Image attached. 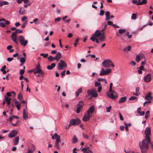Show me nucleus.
Returning a JSON list of instances; mask_svg holds the SVG:
<instances>
[{
  "instance_id": "obj_1",
  "label": "nucleus",
  "mask_w": 153,
  "mask_h": 153,
  "mask_svg": "<svg viewBox=\"0 0 153 153\" xmlns=\"http://www.w3.org/2000/svg\"><path fill=\"white\" fill-rule=\"evenodd\" d=\"M150 143V140L149 141V140L145 139L143 140L142 143L140 144V148L142 152H145L148 149Z\"/></svg>"
},
{
  "instance_id": "obj_2",
  "label": "nucleus",
  "mask_w": 153,
  "mask_h": 153,
  "mask_svg": "<svg viewBox=\"0 0 153 153\" xmlns=\"http://www.w3.org/2000/svg\"><path fill=\"white\" fill-rule=\"evenodd\" d=\"M107 96L112 100H116L118 97V95L114 90L108 91L106 92Z\"/></svg>"
},
{
  "instance_id": "obj_3",
  "label": "nucleus",
  "mask_w": 153,
  "mask_h": 153,
  "mask_svg": "<svg viewBox=\"0 0 153 153\" xmlns=\"http://www.w3.org/2000/svg\"><path fill=\"white\" fill-rule=\"evenodd\" d=\"M102 65L105 68H108L111 66L112 67H114V65L111 61L109 59H106L102 62Z\"/></svg>"
},
{
  "instance_id": "obj_4",
  "label": "nucleus",
  "mask_w": 153,
  "mask_h": 153,
  "mask_svg": "<svg viewBox=\"0 0 153 153\" xmlns=\"http://www.w3.org/2000/svg\"><path fill=\"white\" fill-rule=\"evenodd\" d=\"M87 93L88 95L91 97H96L98 96L97 91L94 89L88 90L87 91Z\"/></svg>"
},
{
  "instance_id": "obj_5",
  "label": "nucleus",
  "mask_w": 153,
  "mask_h": 153,
  "mask_svg": "<svg viewBox=\"0 0 153 153\" xmlns=\"http://www.w3.org/2000/svg\"><path fill=\"white\" fill-rule=\"evenodd\" d=\"M18 40L20 43L21 45L25 46L28 43V41L25 40L24 36H19L18 38Z\"/></svg>"
},
{
  "instance_id": "obj_6",
  "label": "nucleus",
  "mask_w": 153,
  "mask_h": 153,
  "mask_svg": "<svg viewBox=\"0 0 153 153\" xmlns=\"http://www.w3.org/2000/svg\"><path fill=\"white\" fill-rule=\"evenodd\" d=\"M111 68L105 69L104 68H102L100 71V76H103L108 75L111 72Z\"/></svg>"
},
{
  "instance_id": "obj_7",
  "label": "nucleus",
  "mask_w": 153,
  "mask_h": 153,
  "mask_svg": "<svg viewBox=\"0 0 153 153\" xmlns=\"http://www.w3.org/2000/svg\"><path fill=\"white\" fill-rule=\"evenodd\" d=\"M145 139L148 140L149 141H150V136L151 135V128L149 127H146L145 130Z\"/></svg>"
},
{
  "instance_id": "obj_8",
  "label": "nucleus",
  "mask_w": 153,
  "mask_h": 153,
  "mask_svg": "<svg viewBox=\"0 0 153 153\" xmlns=\"http://www.w3.org/2000/svg\"><path fill=\"white\" fill-rule=\"evenodd\" d=\"M66 66L67 64L65 62L62 60H60L57 65V68L59 70H62L63 67H66Z\"/></svg>"
},
{
  "instance_id": "obj_9",
  "label": "nucleus",
  "mask_w": 153,
  "mask_h": 153,
  "mask_svg": "<svg viewBox=\"0 0 153 153\" xmlns=\"http://www.w3.org/2000/svg\"><path fill=\"white\" fill-rule=\"evenodd\" d=\"M83 105L84 103L82 101H80L79 102L78 105L76 106V109L75 110L77 113L78 114L80 112V110L82 109Z\"/></svg>"
},
{
  "instance_id": "obj_10",
  "label": "nucleus",
  "mask_w": 153,
  "mask_h": 153,
  "mask_svg": "<svg viewBox=\"0 0 153 153\" xmlns=\"http://www.w3.org/2000/svg\"><path fill=\"white\" fill-rule=\"evenodd\" d=\"M81 123L80 120L78 118L76 119H72L70 121V124L72 126H76L79 125Z\"/></svg>"
},
{
  "instance_id": "obj_11",
  "label": "nucleus",
  "mask_w": 153,
  "mask_h": 153,
  "mask_svg": "<svg viewBox=\"0 0 153 153\" xmlns=\"http://www.w3.org/2000/svg\"><path fill=\"white\" fill-rule=\"evenodd\" d=\"M11 38L12 41L15 43L17 44L18 42L17 40V34L14 32L12 33L11 35Z\"/></svg>"
},
{
  "instance_id": "obj_12",
  "label": "nucleus",
  "mask_w": 153,
  "mask_h": 153,
  "mask_svg": "<svg viewBox=\"0 0 153 153\" xmlns=\"http://www.w3.org/2000/svg\"><path fill=\"white\" fill-rule=\"evenodd\" d=\"M92 116V114H86L83 116L82 120L85 122H86L88 121L91 117Z\"/></svg>"
},
{
  "instance_id": "obj_13",
  "label": "nucleus",
  "mask_w": 153,
  "mask_h": 153,
  "mask_svg": "<svg viewBox=\"0 0 153 153\" xmlns=\"http://www.w3.org/2000/svg\"><path fill=\"white\" fill-rule=\"evenodd\" d=\"M17 134L18 131L15 130H13L10 132V133L8 135V137L10 138H13L16 136Z\"/></svg>"
},
{
  "instance_id": "obj_14",
  "label": "nucleus",
  "mask_w": 153,
  "mask_h": 153,
  "mask_svg": "<svg viewBox=\"0 0 153 153\" xmlns=\"http://www.w3.org/2000/svg\"><path fill=\"white\" fill-rule=\"evenodd\" d=\"M144 81L146 82H149L151 80V74H147L144 78Z\"/></svg>"
},
{
  "instance_id": "obj_15",
  "label": "nucleus",
  "mask_w": 153,
  "mask_h": 153,
  "mask_svg": "<svg viewBox=\"0 0 153 153\" xmlns=\"http://www.w3.org/2000/svg\"><path fill=\"white\" fill-rule=\"evenodd\" d=\"M15 105L17 108L18 110H19L20 108V106L21 105V103L17 101L16 99L13 100Z\"/></svg>"
},
{
  "instance_id": "obj_16",
  "label": "nucleus",
  "mask_w": 153,
  "mask_h": 153,
  "mask_svg": "<svg viewBox=\"0 0 153 153\" xmlns=\"http://www.w3.org/2000/svg\"><path fill=\"white\" fill-rule=\"evenodd\" d=\"M34 73L35 75L37 73L40 74L42 76H44V72L41 69H35Z\"/></svg>"
},
{
  "instance_id": "obj_17",
  "label": "nucleus",
  "mask_w": 153,
  "mask_h": 153,
  "mask_svg": "<svg viewBox=\"0 0 153 153\" xmlns=\"http://www.w3.org/2000/svg\"><path fill=\"white\" fill-rule=\"evenodd\" d=\"M101 35V32L100 30H97L95 33L93 35V36L95 38H98Z\"/></svg>"
},
{
  "instance_id": "obj_18",
  "label": "nucleus",
  "mask_w": 153,
  "mask_h": 153,
  "mask_svg": "<svg viewBox=\"0 0 153 153\" xmlns=\"http://www.w3.org/2000/svg\"><path fill=\"white\" fill-rule=\"evenodd\" d=\"M62 54L60 52H58L54 57V59L56 60L57 61H58L61 58Z\"/></svg>"
},
{
  "instance_id": "obj_19",
  "label": "nucleus",
  "mask_w": 153,
  "mask_h": 153,
  "mask_svg": "<svg viewBox=\"0 0 153 153\" xmlns=\"http://www.w3.org/2000/svg\"><path fill=\"white\" fill-rule=\"evenodd\" d=\"M145 99L147 100H152V97L151 96V94L150 92H148L145 97Z\"/></svg>"
},
{
  "instance_id": "obj_20",
  "label": "nucleus",
  "mask_w": 153,
  "mask_h": 153,
  "mask_svg": "<svg viewBox=\"0 0 153 153\" xmlns=\"http://www.w3.org/2000/svg\"><path fill=\"white\" fill-rule=\"evenodd\" d=\"M94 108L93 106H92L89 108L87 111V113L89 114H92L94 112Z\"/></svg>"
},
{
  "instance_id": "obj_21",
  "label": "nucleus",
  "mask_w": 153,
  "mask_h": 153,
  "mask_svg": "<svg viewBox=\"0 0 153 153\" xmlns=\"http://www.w3.org/2000/svg\"><path fill=\"white\" fill-rule=\"evenodd\" d=\"M127 97H121L118 101L119 103H123L127 100Z\"/></svg>"
},
{
  "instance_id": "obj_22",
  "label": "nucleus",
  "mask_w": 153,
  "mask_h": 153,
  "mask_svg": "<svg viewBox=\"0 0 153 153\" xmlns=\"http://www.w3.org/2000/svg\"><path fill=\"white\" fill-rule=\"evenodd\" d=\"M23 117L25 119H27L28 118L27 114V112L26 111L25 108H24L23 111Z\"/></svg>"
},
{
  "instance_id": "obj_23",
  "label": "nucleus",
  "mask_w": 153,
  "mask_h": 153,
  "mask_svg": "<svg viewBox=\"0 0 153 153\" xmlns=\"http://www.w3.org/2000/svg\"><path fill=\"white\" fill-rule=\"evenodd\" d=\"M105 15L106 16L105 20L106 21H108L110 19V12L108 11H106Z\"/></svg>"
},
{
  "instance_id": "obj_24",
  "label": "nucleus",
  "mask_w": 153,
  "mask_h": 153,
  "mask_svg": "<svg viewBox=\"0 0 153 153\" xmlns=\"http://www.w3.org/2000/svg\"><path fill=\"white\" fill-rule=\"evenodd\" d=\"M19 136L16 137L14 139L13 143L15 145H17L19 143Z\"/></svg>"
},
{
  "instance_id": "obj_25",
  "label": "nucleus",
  "mask_w": 153,
  "mask_h": 153,
  "mask_svg": "<svg viewBox=\"0 0 153 153\" xmlns=\"http://www.w3.org/2000/svg\"><path fill=\"white\" fill-rule=\"evenodd\" d=\"M11 98H8L5 96V100L7 102V104L8 105H9L10 103V100Z\"/></svg>"
},
{
  "instance_id": "obj_26",
  "label": "nucleus",
  "mask_w": 153,
  "mask_h": 153,
  "mask_svg": "<svg viewBox=\"0 0 153 153\" xmlns=\"http://www.w3.org/2000/svg\"><path fill=\"white\" fill-rule=\"evenodd\" d=\"M55 138L56 140V142H60L61 141L60 137V136L57 134L56 133L54 134Z\"/></svg>"
},
{
  "instance_id": "obj_27",
  "label": "nucleus",
  "mask_w": 153,
  "mask_h": 153,
  "mask_svg": "<svg viewBox=\"0 0 153 153\" xmlns=\"http://www.w3.org/2000/svg\"><path fill=\"white\" fill-rule=\"evenodd\" d=\"M56 66V64L55 63H53L51 64V65H49L47 67V68L48 70H52Z\"/></svg>"
},
{
  "instance_id": "obj_28",
  "label": "nucleus",
  "mask_w": 153,
  "mask_h": 153,
  "mask_svg": "<svg viewBox=\"0 0 153 153\" xmlns=\"http://www.w3.org/2000/svg\"><path fill=\"white\" fill-rule=\"evenodd\" d=\"M147 1L146 0H142L141 1L138 2L137 3V5H142L146 4L147 3Z\"/></svg>"
},
{
  "instance_id": "obj_29",
  "label": "nucleus",
  "mask_w": 153,
  "mask_h": 153,
  "mask_svg": "<svg viewBox=\"0 0 153 153\" xmlns=\"http://www.w3.org/2000/svg\"><path fill=\"white\" fill-rule=\"evenodd\" d=\"M25 10L24 9L21 8L20 9V10L19 11V13L20 15H23L25 14Z\"/></svg>"
},
{
  "instance_id": "obj_30",
  "label": "nucleus",
  "mask_w": 153,
  "mask_h": 153,
  "mask_svg": "<svg viewBox=\"0 0 153 153\" xmlns=\"http://www.w3.org/2000/svg\"><path fill=\"white\" fill-rule=\"evenodd\" d=\"M139 87H137L136 88V93H134L133 95L135 96H138L140 93L139 92Z\"/></svg>"
},
{
  "instance_id": "obj_31",
  "label": "nucleus",
  "mask_w": 153,
  "mask_h": 153,
  "mask_svg": "<svg viewBox=\"0 0 153 153\" xmlns=\"http://www.w3.org/2000/svg\"><path fill=\"white\" fill-rule=\"evenodd\" d=\"M131 46L130 45H129L127 47L123 49V51L126 52L127 51H130L131 50Z\"/></svg>"
},
{
  "instance_id": "obj_32",
  "label": "nucleus",
  "mask_w": 153,
  "mask_h": 153,
  "mask_svg": "<svg viewBox=\"0 0 153 153\" xmlns=\"http://www.w3.org/2000/svg\"><path fill=\"white\" fill-rule=\"evenodd\" d=\"M97 81L99 82L102 81L103 82H104L105 84H106L107 83V81L105 79H103L100 78L97 79Z\"/></svg>"
},
{
  "instance_id": "obj_33",
  "label": "nucleus",
  "mask_w": 153,
  "mask_h": 153,
  "mask_svg": "<svg viewBox=\"0 0 153 153\" xmlns=\"http://www.w3.org/2000/svg\"><path fill=\"white\" fill-rule=\"evenodd\" d=\"M8 4V2L7 1H2L0 2V7H1L4 5H7Z\"/></svg>"
},
{
  "instance_id": "obj_34",
  "label": "nucleus",
  "mask_w": 153,
  "mask_h": 153,
  "mask_svg": "<svg viewBox=\"0 0 153 153\" xmlns=\"http://www.w3.org/2000/svg\"><path fill=\"white\" fill-rule=\"evenodd\" d=\"M48 60L50 61H53L55 60L54 59V57H53L51 56H49L48 58Z\"/></svg>"
},
{
  "instance_id": "obj_35",
  "label": "nucleus",
  "mask_w": 153,
  "mask_h": 153,
  "mask_svg": "<svg viewBox=\"0 0 153 153\" xmlns=\"http://www.w3.org/2000/svg\"><path fill=\"white\" fill-rule=\"evenodd\" d=\"M126 30L124 29H120L119 30V33L120 34L124 33L126 32Z\"/></svg>"
},
{
  "instance_id": "obj_36",
  "label": "nucleus",
  "mask_w": 153,
  "mask_h": 153,
  "mask_svg": "<svg viewBox=\"0 0 153 153\" xmlns=\"http://www.w3.org/2000/svg\"><path fill=\"white\" fill-rule=\"evenodd\" d=\"M14 32L17 33H22L23 32L22 30L20 29H16Z\"/></svg>"
},
{
  "instance_id": "obj_37",
  "label": "nucleus",
  "mask_w": 153,
  "mask_h": 153,
  "mask_svg": "<svg viewBox=\"0 0 153 153\" xmlns=\"http://www.w3.org/2000/svg\"><path fill=\"white\" fill-rule=\"evenodd\" d=\"M23 97L22 94L19 93L18 95V99L19 100H22V99Z\"/></svg>"
},
{
  "instance_id": "obj_38",
  "label": "nucleus",
  "mask_w": 153,
  "mask_h": 153,
  "mask_svg": "<svg viewBox=\"0 0 153 153\" xmlns=\"http://www.w3.org/2000/svg\"><path fill=\"white\" fill-rule=\"evenodd\" d=\"M149 117V111H147L146 112L145 116V118L147 119V118Z\"/></svg>"
},
{
  "instance_id": "obj_39",
  "label": "nucleus",
  "mask_w": 153,
  "mask_h": 153,
  "mask_svg": "<svg viewBox=\"0 0 153 153\" xmlns=\"http://www.w3.org/2000/svg\"><path fill=\"white\" fill-rule=\"evenodd\" d=\"M26 61V59L24 57L21 58L20 60V62L22 64H24L25 63Z\"/></svg>"
},
{
  "instance_id": "obj_40",
  "label": "nucleus",
  "mask_w": 153,
  "mask_h": 153,
  "mask_svg": "<svg viewBox=\"0 0 153 153\" xmlns=\"http://www.w3.org/2000/svg\"><path fill=\"white\" fill-rule=\"evenodd\" d=\"M105 36H101L100 38L99 39L101 41H103L105 40Z\"/></svg>"
},
{
  "instance_id": "obj_41",
  "label": "nucleus",
  "mask_w": 153,
  "mask_h": 153,
  "mask_svg": "<svg viewBox=\"0 0 153 153\" xmlns=\"http://www.w3.org/2000/svg\"><path fill=\"white\" fill-rule=\"evenodd\" d=\"M77 139L76 136H74L72 139V142L74 143H76L77 141Z\"/></svg>"
},
{
  "instance_id": "obj_42",
  "label": "nucleus",
  "mask_w": 153,
  "mask_h": 153,
  "mask_svg": "<svg viewBox=\"0 0 153 153\" xmlns=\"http://www.w3.org/2000/svg\"><path fill=\"white\" fill-rule=\"evenodd\" d=\"M136 18L137 17L136 14L135 13H133L131 17V19H132L134 20L136 19Z\"/></svg>"
},
{
  "instance_id": "obj_43",
  "label": "nucleus",
  "mask_w": 153,
  "mask_h": 153,
  "mask_svg": "<svg viewBox=\"0 0 153 153\" xmlns=\"http://www.w3.org/2000/svg\"><path fill=\"white\" fill-rule=\"evenodd\" d=\"M40 55L41 56H43V57L44 58H47L48 56V53H41Z\"/></svg>"
},
{
  "instance_id": "obj_44",
  "label": "nucleus",
  "mask_w": 153,
  "mask_h": 153,
  "mask_svg": "<svg viewBox=\"0 0 153 153\" xmlns=\"http://www.w3.org/2000/svg\"><path fill=\"white\" fill-rule=\"evenodd\" d=\"M33 22L36 25H38L39 24V19L37 18H36L34 19Z\"/></svg>"
},
{
  "instance_id": "obj_45",
  "label": "nucleus",
  "mask_w": 153,
  "mask_h": 153,
  "mask_svg": "<svg viewBox=\"0 0 153 153\" xmlns=\"http://www.w3.org/2000/svg\"><path fill=\"white\" fill-rule=\"evenodd\" d=\"M101 84L100 83L96 81L95 83V86L96 87H99L100 86Z\"/></svg>"
},
{
  "instance_id": "obj_46",
  "label": "nucleus",
  "mask_w": 153,
  "mask_h": 153,
  "mask_svg": "<svg viewBox=\"0 0 153 153\" xmlns=\"http://www.w3.org/2000/svg\"><path fill=\"white\" fill-rule=\"evenodd\" d=\"M137 97H136L132 96V97H131L129 98V100H135L136 99H137Z\"/></svg>"
},
{
  "instance_id": "obj_47",
  "label": "nucleus",
  "mask_w": 153,
  "mask_h": 153,
  "mask_svg": "<svg viewBox=\"0 0 153 153\" xmlns=\"http://www.w3.org/2000/svg\"><path fill=\"white\" fill-rule=\"evenodd\" d=\"M84 153H92V152L91 150H88L87 149L85 151Z\"/></svg>"
},
{
  "instance_id": "obj_48",
  "label": "nucleus",
  "mask_w": 153,
  "mask_h": 153,
  "mask_svg": "<svg viewBox=\"0 0 153 153\" xmlns=\"http://www.w3.org/2000/svg\"><path fill=\"white\" fill-rule=\"evenodd\" d=\"M111 106H110L108 107H106V111L108 112H109L110 111V109L111 108Z\"/></svg>"
},
{
  "instance_id": "obj_49",
  "label": "nucleus",
  "mask_w": 153,
  "mask_h": 153,
  "mask_svg": "<svg viewBox=\"0 0 153 153\" xmlns=\"http://www.w3.org/2000/svg\"><path fill=\"white\" fill-rule=\"evenodd\" d=\"M139 56V55H137L136 56V61L137 62H139L141 59L140 58H139L138 57Z\"/></svg>"
},
{
  "instance_id": "obj_50",
  "label": "nucleus",
  "mask_w": 153,
  "mask_h": 153,
  "mask_svg": "<svg viewBox=\"0 0 153 153\" xmlns=\"http://www.w3.org/2000/svg\"><path fill=\"white\" fill-rule=\"evenodd\" d=\"M61 20V18L60 17H58L55 19V21L56 22H59Z\"/></svg>"
},
{
  "instance_id": "obj_51",
  "label": "nucleus",
  "mask_w": 153,
  "mask_h": 153,
  "mask_svg": "<svg viewBox=\"0 0 153 153\" xmlns=\"http://www.w3.org/2000/svg\"><path fill=\"white\" fill-rule=\"evenodd\" d=\"M112 85L113 83L112 82H111L110 84L109 89V91H112L113 90L112 89Z\"/></svg>"
},
{
  "instance_id": "obj_52",
  "label": "nucleus",
  "mask_w": 153,
  "mask_h": 153,
  "mask_svg": "<svg viewBox=\"0 0 153 153\" xmlns=\"http://www.w3.org/2000/svg\"><path fill=\"white\" fill-rule=\"evenodd\" d=\"M59 142H56L55 144V147L58 149H59Z\"/></svg>"
},
{
  "instance_id": "obj_53",
  "label": "nucleus",
  "mask_w": 153,
  "mask_h": 153,
  "mask_svg": "<svg viewBox=\"0 0 153 153\" xmlns=\"http://www.w3.org/2000/svg\"><path fill=\"white\" fill-rule=\"evenodd\" d=\"M113 24V22L111 21H109L107 22V25L112 26Z\"/></svg>"
},
{
  "instance_id": "obj_54",
  "label": "nucleus",
  "mask_w": 153,
  "mask_h": 153,
  "mask_svg": "<svg viewBox=\"0 0 153 153\" xmlns=\"http://www.w3.org/2000/svg\"><path fill=\"white\" fill-rule=\"evenodd\" d=\"M104 13H105L104 11L103 10H100V15L101 16H102L104 15Z\"/></svg>"
},
{
  "instance_id": "obj_55",
  "label": "nucleus",
  "mask_w": 153,
  "mask_h": 153,
  "mask_svg": "<svg viewBox=\"0 0 153 153\" xmlns=\"http://www.w3.org/2000/svg\"><path fill=\"white\" fill-rule=\"evenodd\" d=\"M25 72V71L24 69H22L20 70V74L21 75L23 74Z\"/></svg>"
},
{
  "instance_id": "obj_56",
  "label": "nucleus",
  "mask_w": 153,
  "mask_h": 153,
  "mask_svg": "<svg viewBox=\"0 0 153 153\" xmlns=\"http://www.w3.org/2000/svg\"><path fill=\"white\" fill-rule=\"evenodd\" d=\"M13 57H11V58L8 57L7 59V60L8 62H11L12 60H13Z\"/></svg>"
},
{
  "instance_id": "obj_57",
  "label": "nucleus",
  "mask_w": 153,
  "mask_h": 153,
  "mask_svg": "<svg viewBox=\"0 0 153 153\" xmlns=\"http://www.w3.org/2000/svg\"><path fill=\"white\" fill-rule=\"evenodd\" d=\"M13 48V46L11 45H9L7 47V49L8 50H10Z\"/></svg>"
},
{
  "instance_id": "obj_58",
  "label": "nucleus",
  "mask_w": 153,
  "mask_h": 153,
  "mask_svg": "<svg viewBox=\"0 0 153 153\" xmlns=\"http://www.w3.org/2000/svg\"><path fill=\"white\" fill-rule=\"evenodd\" d=\"M0 26L2 27H4L5 26L4 23L2 22H0Z\"/></svg>"
},
{
  "instance_id": "obj_59",
  "label": "nucleus",
  "mask_w": 153,
  "mask_h": 153,
  "mask_svg": "<svg viewBox=\"0 0 153 153\" xmlns=\"http://www.w3.org/2000/svg\"><path fill=\"white\" fill-rule=\"evenodd\" d=\"M27 18V17L26 16H24L22 18V20L24 22L25 21V20Z\"/></svg>"
},
{
  "instance_id": "obj_60",
  "label": "nucleus",
  "mask_w": 153,
  "mask_h": 153,
  "mask_svg": "<svg viewBox=\"0 0 153 153\" xmlns=\"http://www.w3.org/2000/svg\"><path fill=\"white\" fill-rule=\"evenodd\" d=\"M102 89V86H100L98 88V90H97L98 92H100L101 91Z\"/></svg>"
},
{
  "instance_id": "obj_61",
  "label": "nucleus",
  "mask_w": 153,
  "mask_h": 153,
  "mask_svg": "<svg viewBox=\"0 0 153 153\" xmlns=\"http://www.w3.org/2000/svg\"><path fill=\"white\" fill-rule=\"evenodd\" d=\"M138 55H139L138 57L140 58L141 59L143 58V55L141 54H139Z\"/></svg>"
},
{
  "instance_id": "obj_62",
  "label": "nucleus",
  "mask_w": 153,
  "mask_h": 153,
  "mask_svg": "<svg viewBox=\"0 0 153 153\" xmlns=\"http://www.w3.org/2000/svg\"><path fill=\"white\" fill-rule=\"evenodd\" d=\"M27 24V22L24 23L21 26V27L23 28L25 27V25Z\"/></svg>"
},
{
  "instance_id": "obj_63",
  "label": "nucleus",
  "mask_w": 153,
  "mask_h": 153,
  "mask_svg": "<svg viewBox=\"0 0 153 153\" xmlns=\"http://www.w3.org/2000/svg\"><path fill=\"white\" fill-rule=\"evenodd\" d=\"M125 126H126V127L125 128L126 130L127 131H128V129L127 126V124L126 123H125Z\"/></svg>"
},
{
  "instance_id": "obj_64",
  "label": "nucleus",
  "mask_w": 153,
  "mask_h": 153,
  "mask_svg": "<svg viewBox=\"0 0 153 153\" xmlns=\"http://www.w3.org/2000/svg\"><path fill=\"white\" fill-rule=\"evenodd\" d=\"M139 114H140L141 116H143L145 112L144 111H140Z\"/></svg>"
}]
</instances>
